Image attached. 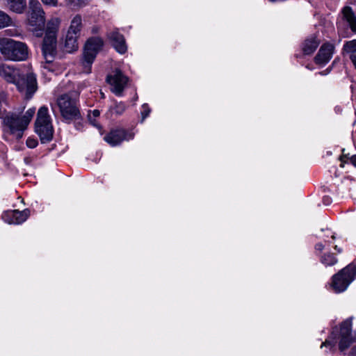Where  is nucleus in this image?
<instances>
[{
	"instance_id": "2f4dec72",
	"label": "nucleus",
	"mask_w": 356,
	"mask_h": 356,
	"mask_svg": "<svg viewBox=\"0 0 356 356\" xmlns=\"http://www.w3.org/2000/svg\"><path fill=\"white\" fill-rule=\"evenodd\" d=\"M6 35L10 36H17L19 35V33L17 30L15 29H8L6 31Z\"/></svg>"
},
{
	"instance_id": "2eb2a0df",
	"label": "nucleus",
	"mask_w": 356,
	"mask_h": 356,
	"mask_svg": "<svg viewBox=\"0 0 356 356\" xmlns=\"http://www.w3.org/2000/svg\"><path fill=\"white\" fill-rule=\"evenodd\" d=\"M108 37L111 41L113 47L120 54H123L127 50V46L125 42L124 36L120 34L117 30L111 31Z\"/></svg>"
},
{
	"instance_id": "7ed1b4c3",
	"label": "nucleus",
	"mask_w": 356,
	"mask_h": 356,
	"mask_svg": "<svg viewBox=\"0 0 356 356\" xmlns=\"http://www.w3.org/2000/svg\"><path fill=\"white\" fill-rule=\"evenodd\" d=\"M0 113V118L6 129L17 139H20L33 117L35 108H31L23 115H19L15 113H6L1 106Z\"/></svg>"
},
{
	"instance_id": "423d86ee",
	"label": "nucleus",
	"mask_w": 356,
	"mask_h": 356,
	"mask_svg": "<svg viewBox=\"0 0 356 356\" xmlns=\"http://www.w3.org/2000/svg\"><path fill=\"white\" fill-rule=\"evenodd\" d=\"M0 52L6 59L13 61L25 60L29 56L25 43L8 38L0 40Z\"/></svg>"
},
{
	"instance_id": "cd10ccee",
	"label": "nucleus",
	"mask_w": 356,
	"mask_h": 356,
	"mask_svg": "<svg viewBox=\"0 0 356 356\" xmlns=\"http://www.w3.org/2000/svg\"><path fill=\"white\" fill-rule=\"evenodd\" d=\"M126 109V105L123 102H119L116 104V105L114 107V111L117 114H122Z\"/></svg>"
},
{
	"instance_id": "a211bd4d",
	"label": "nucleus",
	"mask_w": 356,
	"mask_h": 356,
	"mask_svg": "<svg viewBox=\"0 0 356 356\" xmlns=\"http://www.w3.org/2000/svg\"><path fill=\"white\" fill-rule=\"evenodd\" d=\"M343 54L351 60L356 68V40L348 41L344 44Z\"/></svg>"
},
{
	"instance_id": "20e7f679",
	"label": "nucleus",
	"mask_w": 356,
	"mask_h": 356,
	"mask_svg": "<svg viewBox=\"0 0 356 356\" xmlns=\"http://www.w3.org/2000/svg\"><path fill=\"white\" fill-rule=\"evenodd\" d=\"M59 17H52L47 23L45 35L42 43V54L47 64L44 70L51 72L49 64L53 61L56 53L57 33L60 24Z\"/></svg>"
},
{
	"instance_id": "412c9836",
	"label": "nucleus",
	"mask_w": 356,
	"mask_h": 356,
	"mask_svg": "<svg viewBox=\"0 0 356 356\" xmlns=\"http://www.w3.org/2000/svg\"><path fill=\"white\" fill-rule=\"evenodd\" d=\"M82 29V18L80 15H77L73 17L71 21L70 26L67 31L70 34H74L78 36L80 35V33Z\"/></svg>"
},
{
	"instance_id": "0eeeda50",
	"label": "nucleus",
	"mask_w": 356,
	"mask_h": 356,
	"mask_svg": "<svg viewBox=\"0 0 356 356\" xmlns=\"http://www.w3.org/2000/svg\"><path fill=\"white\" fill-rule=\"evenodd\" d=\"M356 276V264H350L334 274L329 284V290L335 293L345 291Z\"/></svg>"
},
{
	"instance_id": "72a5a7b5",
	"label": "nucleus",
	"mask_w": 356,
	"mask_h": 356,
	"mask_svg": "<svg viewBox=\"0 0 356 356\" xmlns=\"http://www.w3.org/2000/svg\"><path fill=\"white\" fill-rule=\"evenodd\" d=\"M324 245L322 243H318L315 245V250L316 251L321 252L324 250Z\"/></svg>"
},
{
	"instance_id": "39448f33",
	"label": "nucleus",
	"mask_w": 356,
	"mask_h": 356,
	"mask_svg": "<svg viewBox=\"0 0 356 356\" xmlns=\"http://www.w3.org/2000/svg\"><path fill=\"white\" fill-rule=\"evenodd\" d=\"M86 86L85 82L79 83L76 91L64 94L58 98L57 104L60 114L66 122H70L80 118L81 113L78 105V97Z\"/></svg>"
},
{
	"instance_id": "4468645a",
	"label": "nucleus",
	"mask_w": 356,
	"mask_h": 356,
	"mask_svg": "<svg viewBox=\"0 0 356 356\" xmlns=\"http://www.w3.org/2000/svg\"><path fill=\"white\" fill-rule=\"evenodd\" d=\"M343 19L338 22L339 31L341 32L343 26H347L352 32H356V20L354 12L350 6H346L342 10Z\"/></svg>"
},
{
	"instance_id": "9d476101",
	"label": "nucleus",
	"mask_w": 356,
	"mask_h": 356,
	"mask_svg": "<svg viewBox=\"0 0 356 356\" xmlns=\"http://www.w3.org/2000/svg\"><path fill=\"white\" fill-rule=\"evenodd\" d=\"M103 40L99 37H93L88 40L85 44L83 54V72L88 74L91 72V66L97 54L103 46Z\"/></svg>"
},
{
	"instance_id": "9b49d317",
	"label": "nucleus",
	"mask_w": 356,
	"mask_h": 356,
	"mask_svg": "<svg viewBox=\"0 0 356 356\" xmlns=\"http://www.w3.org/2000/svg\"><path fill=\"white\" fill-rule=\"evenodd\" d=\"M111 91L117 96H120L126 87L129 79L120 70L116 69L106 77Z\"/></svg>"
},
{
	"instance_id": "c9c22d12",
	"label": "nucleus",
	"mask_w": 356,
	"mask_h": 356,
	"mask_svg": "<svg viewBox=\"0 0 356 356\" xmlns=\"http://www.w3.org/2000/svg\"><path fill=\"white\" fill-rule=\"evenodd\" d=\"M341 34L343 35V37H346V36L348 35H347V34H346V33H341Z\"/></svg>"
},
{
	"instance_id": "f257e3e1",
	"label": "nucleus",
	"mask_w": 356,
	"mask_h": 356,
	"mask_svg": "<svg viewBox=\"0 0 356 356\" xmlns=\"http://www.w3.org/2000/svg\"><path fill=\"white\" fill-rule=\"evenodd\" d=\"M0 76L8 83H15L19 91L25 92L26 99H31L37 90L36 77L33 72L24 75L13 65L2 64L0 65Z\"/></svg>"
},
{
	"instance_id": "6e6552de",
	"label": "nucleus",
	"mask_w": 356,
	"mask_h": 356,
	"mask_svg": "<svg viewBox=\"0 0 356 356\" xmlns=\"http://www.w3.org/2000/svg\"><path fill=\"white\" fill-rule=\"evenodd\" d=\"M35 129L42 143H45L52 139L54 130L51 119L49 114V109L45 106H41L38 111Z\"/></svg>"
},
{
	"instance_id": "473e14b6",
	"label": "nucleus",
	"mask_w": 356,
	"mask_h": 356,
	"mask_svg": "<svg viewBox=\"0 0 356 356\" xmlns=\"http://www.w3.org/2000/svg\"><path fill=\"white\" fill-rule=\"evenodd\" d=\"M332 202V198L329 196H324L323 197V203L326 205V206H328L331 204Z\"/></svg>"
},
{
	"instance_id": "7c9ffc66",
	"label": "nucleus",
	"mask_w": 356,
	"mask_h": 356,
	"mask_svg": "<svg viewBox=\"0 0 356 356\" xmlns=\"http://www.w3.org/2000/svg\"><path fill=\"white\" fill-rule=\"evenodd\" d=\"M42 2L47 6H56L58 4V0H41Z\"/></svg>"
},
{
	"instance_id": "f03ea898",
	"label": "nucleus",
	"mask_w": 356,
	"mask_h": 356,
	"mask_svg": "<svg viewBox=\"0 0 356 356\" xmlns=\"http://www.w3.org/2000/svg\"><path fill=\"white\" fill-rule=\"evenodd\" d=\"M353 321V317L348 318L339 327H334L328 339L321 344V348L330 347V350L333 351L337 345L341 353L348 350L354 341L352 333Z\"/></svg>"
},
{
	"instance_id": "c756f323",
	"label": "nucleus",
	"mask_w": 356,
	"mask_h": 356,
	"mask_svg": "<svg viewBox=\"0 0 356 356\" xmlns=\"http://www.w3.org/2000/svg\"><path fill=\"white\" fill-rule=\"evenodd\" d=\"M26 143L28 147L35 148L38 145V140L33 138H28Z\"/></svg>"
},
{
	"instance_id": "bb28decb",
	"label": "nucleus",
	"mask_w": 356,
	"mask_h": 356,
	"mask_svg": "<svg viewBox=\"0 0 356 356\" xmlns=\"http://www.w3.org/2000/svg\"><path fill=\"white\" fill-rule=\"evenodd\" d=\"M322 232H325V235L323 236H321L322 238H323V239L325 242L331 243V242L329 240H327V238L329 237H330L333 241L335 239V236H334V233L330 229H326L325 230L322 229Z\"/></svg>"
},
{
	"instance_id": "b1692460",
	"label": "nucleus",
	"mask_w": 356,
	"mask_h": 356,
	"mask_svg": "<svg viewBox=\"0 0 356 356\" xmlns=\"http://www.w3.org/2000/svg\"><path fill=\"white\" fill-rule=\"evenodd\" d=\"M100 112L98 110L95 109L88 114V118L91 124L97 127L100 130L101 127L96 122V118H98Z\"/></svg>"
},
{
	"instance_id": "c85d7f7f",
	"label": "nucleus",
	"mask_w": 356,
	"mask_h": 356,
	"mask_svg": "<svg viewBox=\"0 0 356 356\" xmlns=\"http://www.w3.org/2000/svg\"><path fill=\"white\" fill-rule=\"evenodd\" d=\"M69 3L71 5L76 6L79 7L84 6L89 0H67Z\"/></svg>"
},
{
	"instance_id": "6ab92c4d",
	"label": "nucleus",
	"mask_w": 356,
	"mask_h": 356,
	"mask_svg": "<svg viewBox=\"0 0 356 356\" xmlns=\"http://www.w3.org/2000/svg\"><path fill=\"white\" fill-rule=\"evenodd\" d=\"M319 44V42L315 37L309 38L305 40L302 44V52L305 55L313 54Z\"/></svg>"
},
{
	"instance_id": "ddd939ff",
	"label": "nucleus",
	"mask_w": 356,
	"mask_h": 356,
	"mask_svg": "<svg viewBox=\"0 0 356 356\" xmlns=\"http://www.w3.org/2000/svg\"><path fill=\"white\" fill-rule=\"evenodd\" d=\"M30 215L29 209H24L22 211L18 210L7 211L2 214V219L8 224L19 225L28 218Z\"/></svg>"
},
{
	"instance_id": "393cba45",
	"label": "nucleus",
	"mask_w": 356,
	"mask_h": 356,
	"mask_svg": "<svg viewBox=\"0 0 356 356\" xmlns=\"http://www.w3.org/2000/svg\"><path fill=\"white\" fill-rule=\"evenodd\" d=\"M10 23V17L4 12L0 10V29L9 26Z\"/></svg>"
},
{
	"instance_id": "aec40b11",
	"label": "nucleus",
	"mask_w": 356,
	"mask_h": 356,
	"mask_svg": "<svg viewBox=\"0 0 356 356\" xmlns=\"http://www.w3.org/2000/svg\"><path fill=\"white\" fill-rule=\"evenodd\" d=\"M79 36L70 34V33H67L65 42V51L67 52H72L78 49V42L77 39Z\"/></svg>"
},
{
	"instance_id": "f8f14e48",
	"label": "nucleus",
	"mask_w": 356,
	"mask_h": 356,
	"mask_svg": "<svg viewBox=\"0 0 356 356\" xmlns=\"http://www.w3.org/2000/svg\"><path fill=\"white\" fill-rule=\"evenodd\" d=\"M134 137V133L120 129L112 130L104 136V140L111 146L120 145L124 140H129Z\"/></svg>"
},
{
	"instance_id": "dca6fc26",
	"label": "nucleus",
	"mask_w": 356,
	"mask_h": 356,
	"mask_svg": "<svg viewBox=\"0 0 356 356\" xmlns=\"http://www.w3.org/2000/svg\"><path fill=\"white\" fill-rule=\"evenodd\" d=\"M334 46L326 43L322 45L315 57V62L318 65H325L331 59L334 53Z\"/></svg>"
},
{
	"instance_id": "1a4fd4ad",
	"label": "nucleus",
	"mask_w": 356,
	"mask_h": 356,
	"mask_svg": "<svg viewBox=\"0 0 356 356\" xmlns=\"http://www.w3.org/2000/svg\"><path fill=\"white\" fill-rule=\"evenodd\" d=\"M31 31L38 37L43 33L45 13L38 0H29V17L28 19Z\"/></svg>"
},
{
	"instance_id": "5701e85b",
	"label": "nucleus",
	"mask_w": 356,
	"mask_h": 356,
	"mask_svg": "<svg viewBox=\"0 0 356 356\" xmlns=\"http://www.w3.org/2000/svg\"><path fill=\"white\" fill-rule=\"evenodd\" d=\"M345 150L343 149V155L341 156V167L343 168L345 164L350 165L353 168L356 167V155H353L351 157H348L344 153Z\"/></svg>"
},
{
	"instance_id": "f3484780",
	"label": "nucleus",
	"mask_w": 356,
	"mask_h": 356,
	"mask_svg": "<svg viewBox=\"0 0 356 356\" xmlns=\"http://www.w3.org/2000/svg\"><path fill=\"white\" fill-rule=\"evenodd\" d=\"M333 250L334 252H325L321 257V262L326 266L336 264L337 263V259L334 255L335 252L340 253L342 251L341 248H338L337 245L333 247Z\"/></svg>"
},
{
	"instance_id": "a878e982",
	"label": "nucleus",
	"mask_w": 356,
	"mask_h": 356,
	"mask_svg": "<svg viewBox=\"0 0 356 356\" xmlns=\"http://www.w3.org/2000/svg\"><path fill=\"white\" fill-rule=\"evenodd\" d=\"M151 112V109L149 107L147 104H144L142 105L141 108V122H143L146 118H147Z\"/></svg>"
},
{
	"instance_id": "f704fd0d",
	"label": "nucleus",
	"mask_w": 356,
	"mask_h": 356,
	"mask_svg": "<svg viewBox=\"0 0 356 356\" xmlns=\"http://www.w3.org/2000/svg\"><path fill=\"white\" fill-rule=\"evenodd\" d=\"M330 71V70L329 69H326L325 70H324L323 72H320L318 74L321 75H327V74H329Z\"/></svg>"
},
{
	"instance_id": "4be33fe9",
	"label": "nucleus",
	"mask_w": 356,
	"mask_h": 356,
	"mask_svg": "<svg viewBox=\"0 0 356 356\" xmlns=\"http://www.w3.org/2000/svg\"><path fill=\"white\" fill-rule=\"evenodd\" d=\"M10 8L17 13H22L26 8V0H7Z\"/></svg>"
}]
</instances>
